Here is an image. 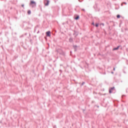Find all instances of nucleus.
Wrapping results in <instances>:
<instances>
[{"mask_svg": "<svg viewBox=\"0 0 128 128\" xmlns=\"http://www.w3.org/2000/svg\"><path fill=\"white\" fill-rule=\"evenodd\" d=\"M30 6H31L32 8H34V6H36V2H34V1H31L30 3Z\"/></svg>", "mask_w": 128, "mask_h": 128, "instance_id": "f257e3e1", "label": "nucleus"}, {"mask_svg": "<svg viewBox=\"0 0 128 128\" xmlns=\"http://www.w3.org/2000/svg\"><path fill=\"white\" fill-rule=\"evenodd\" d=\"M47 36H50V32L48 31L46 32Z\"/></svg>", "mask_w": 128, "mask_h": 128, "instance_id": "f03ea898", "label": "nucleus"}, {"mask_svg": "<svg viewBox=\"0 0 128 128\" xmlns=\"http://www.w3.org/2000/svg\"><path fill=\"white\" fill-rule=\"evenodd\" d=\"M45 6H48L50 4V2L48 0H46L44 2Z\"/></svg>", "mask_w": 128, "mask_h": 128, "instance_id": "7ed1b4c3", "label": "nucleus"}, {"mask_svg": "<svg viewBox=\"0 0 128 128\" xmlns=\"http://www.w3.org/2000/svg\"><path fill=\"white\" fill-rule=\"evenodd\" d=\"M118 48H120V46H118L117 48H113V50H118Z\"/></svg>", "mask_w": 128, "mask_h": 128, "instance_id": "20e7f679", "label": "nucleus"}, {"mask_svg": "<svg viewBox=\"0 0 128 128\" xmlns=\"http://www.w3.org/2000/svg\"><path fill=\"white\" fill-rule=\"evenodd\" d=\"M114 88H112V89L110 90V91H109L110 94H112V90H114Z\"/></svg>", "mask_w": 128, "mask_h": 128, "instance_id": "39448f33", "label": "nucleus"}, {"mask_svg": "<svg viewBox=\"0 0 128 128\" xmlns=\"http://www.w3.org/2000/svg\"><path fill=\"white\" fill-rule=\"evenodd\" d=\"M28 14H31L30 10H28Z\"/></svg>", "mask_w": 128, "mask_h": 128, "instance_id": "423d86ee", "label": "nucleus"}, {"mask_svg": "<svg viewBox=\"0 0 128 128\" xmlns=\"http://www.w3.org/2000/svg\"><path fill=\"white\" fill-rule=\"evenodd\" d=\"M80 18V16H77L75 20H78Z\"/></svg>", "mask_w": 128, "mask_h": 128, "instance_id": "0eeeda50", "label": "nucleus"}, {"mask_svg": "<svg viewBox=\"0 0 128 128\" xmlns=\"http://www.w3.org/2000/svg\"><path fill=\"white\" fill-rule=\"evenodd\" d=\"M120 18V16L117 15V18Z\"/></svg>", "mask_w": 128, "mask_h": 128, "instance_id": "6e6552de", "label": "nucleus"}, {"mask_svg": "<svg viewBox=\"0 0 128 128\" xmlns=\"http://www.w3.org/2000/svg\"><path fill=\"white\" fill-rule=\"evenodd\" d=\"M126 4V2H123L122 4H122Z\"/></svg>", "mask_w": 128, "mask_h": 128, "instance_id": "1a4fd4ad", "label": "nucleus"}, {"mask_svg": "<svg viewBox=\"0 0 128 128\" xmlns=\"http://www.w3.org/2000/svg\"><path fill=\"white\" fill-rule=\"evenodd\" d=\"M96 28H98V24H96Z\"/></svg>", "mask_w": 128, "mask_h": 128, "instance_id": "9d476101", "label": "nucleus"}, {"mask_svg": "<svg viewBox=\"0 0 128 128\" xmlns=\"http://www.w3.org/2000/svg\"><path fill=\"white\" fill-rule=\"evenodd\" d=\"M22 8H24V4L22 5Z\"/></svg>", "mask_w": 128, "mask_h": 128, "instance_id": "9b49d317", "label": "nucleus"}, {"mask_svg": "<svg viewBox=\"0 0 128 128\" xmlns=\"http://www.w3.org/2000/svg\"><path fill=\"white\" fill-rule=\"evenodd\" d=\"M92 24L94 25V22L92 23Z\"/></svg>", "mask_w": 128, "mask_h": 128, "instance_id": "f8f14e48", "label": "nucleus"}, {"mask_svg": "<svg viewBox=\"0 0 128 128\" xmlns=\"http://www.w3.org/2000/svg\"><path fill=\"white\" fill-rule=\"evenodd\" d=\"M114 70H116V68H114Z\"/></svg>", "mask_w": 128, "mask_h": 128, "instance_id": "ddd939ff", "label": "nucleus"}]
</instances>
